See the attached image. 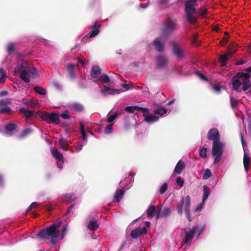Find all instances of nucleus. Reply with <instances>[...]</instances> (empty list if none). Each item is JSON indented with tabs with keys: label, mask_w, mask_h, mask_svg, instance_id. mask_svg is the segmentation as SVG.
<instances>
[{
	"label": "nucleus",
	"mask_w": 251,
	"mask_h": 251,
	"mask_svg": "<svg viewBox=\"0 0 251 251\" xmlns=\"http://www.w3.org/2000/svg\"><path fill=\"white\" fill-rule=\"evenodd\" d=\"M20 73V78L26 83H29V77L36 75L37 71L34 67L28 66L26 62H23L17 66L14 70V74Z\"/></svg>",
	"instance_id": "f257e3e1"
},
{
	"label": "nucleus",
	"mask_w": 251,
	"mask_h": 251,
	"mask_svg": "<svg viewBox=\"0 0 251 251\" xmlns=\"http://www.w3.org/2000/svg\"><path fill=\"white\" fill-rule=\"evenodd\" d=\"M61 223L57 224H53L50 226L48 227L46 229L41 230L37 233V237L40 239H47L49 237H51V243H55V239L59 236V231L57 228L60 226Z\"/></svg>",
	"instance_id": "f03ea898"
},
{
	"label": "nucleus",
	"mask_w": 251,
	"mask_h": 251,
	"mask_svg": "<svg viewBox=\"0 0 251 251\" xmlns=\"http://www.w3.org/2000/svg\"><path fill=\"white\" fill-rule=\"evenodd\" d=\"M196 0H187L185 3V11L188 22L192 24L197 22V19L193 15L196 13Z\"/></svg>",
	"instance_id": "7ed1b4c3"
},
{
	"label": "nucleus",
	"mask_w": 251,
	"mask_h": 251,
	"mask_svg": "<svg viewBox=\"0 0 251 251\" xmlns=\"http://www.w3.org/2000/svg\"><path fill=\"white\" fill-rule=\"evenodd\" d=\"M177 27V21L174 19H168L164 22L161 29V34L163 36L171 34L176 30Z\"/></svg>",
	"instance_id": "20e7f679"
},
{
	"label": "nucleus",
	"mask_w": 251,
	"mask_h": 251,
	"mask_svg": "<svg viewBox=\"0 0 251 251\" xmlns=\"http://www.w3.org/2000/svg\"><path fill=\"white\" fill-rule=\"evenodd\" d=\"M172 47V54L177 58L181 59L184 57V52L182 46L179 41H171L169 43Z\"/></svg>",
	"instance_id": "39448f33"
},
{
	"label": "nucleus",
	"mask_w": 251,
	"mask_h": 251,
	"mask_svg": "<svg viewBox=\"0 0 251 251\" xmlns=\"http://www.w3.org/2000/svg\"><path fill=\"white\" fill-rule=\"evenodd\" d=\"M40 117L48 123L51 122L54 124H58L59 123V116L55 113L50 114L47 112H43Z\"/></svg>",
	"instance_id": "423d86ee"
},
{
	"label": "nucleus",
	"mask_w": 251,
	"mask_h": 251,
	"mask_svg": "<svg viewBox=\"0 0 251 251\" xmlns=\"http://www.w3.org/2000/svg\"><path fill=\"white\" fill-rule=\"evenodd\" d=\"M155 60L157 69H160L165 67L168 63L167 57L163 55L157 56L155 58Z\"/></svg>",
	"instance_id": "0eeeda50"
},
{
	"label": "nucleus",
	"mask_w": 251,
	"mask_h": 251,
	"mask_svg": "<svg viewBox=\"0 0 251 251\" xmlns=\"http://www.w3.org/2000/svg\"><path fill=\"white\" fill-rule=\"evenodd\" d=\"M243 75H244V73L238 72L232 78L231 81L234 90L237 91L241 85L242 83L239 79H243Z\"/></svg>",
	"instance_id": "6e6552de"
},
{
	"label": "nucleus",
	"mask_w": 251,
	"mask_h": 251,
	"mask_svg": "<svg viewBox=\"0 0 251 251\" xmlns=\"http://www.w3.org/2000/svg\"><path fill=\"white\" fill-rule=\"evenodd\" d=\"M207 138L213 142L220 141V136L218 130L216 128H211L207 133Z\"/></svg>",
	"instance_id": "1a4fd4ad"
},
{
	"label": "nucleus",
	"mask_w": 251,
	"mask_h": 251,
	"mask_svg": "<svg viewBox=\"0 0 251 251\" xmlns=\"http://www.w3.org/2000/svg\"><path fill=\"white\" fill-rule=\"evenodd\" d=\"M147 233V228L145 226L143 228L137 227L130 232V236L132 238L137 239L141 235H146Z\"/></svg>",
	"instance_id": "9d476101"
},
{
	"label": "nucleus",
	"mask_w": 251,
	"mask_h": 251,
	"mask_svg": "<svg viewBox=\"0 0 251 251\" xmlns=\"http://www.w3.org/2000/svg\"><path fill=\"white\" fill-rule=\"evenodd\" d=\"M223 146V145L222 143L220 142V141L218 142H213L212 150V155L215 156L217 154H222Z\"/></svg>",
	"instance_id": "9b49d317"
},
{
	"label": "nucleus",
	"mask_w": 251,
	"mask_h": 251,
	"mask_svg": "<svg viewBox=\"0 0 251 251\" xmlns=\"http://www.w3.org/2000/svg\"><path fill=\"white\" fill-rule=\"evenodd\" d=\"M251 77V75L248 73H244V75L243 76V90L244 91L247 90L251 86V80L250 78Z\"/></svg>",
	"instance_id": "f8f14e48"
},
{
	"label": "nucleus",
	"mask_w": 251,
	"mask_h": 251,
	"mask_svg": "<svg viewBox=\"0 0 251 251\" xmlns=\"http://www.w3.org/2000/svg\"><path fill=\"white\" fill-rule=\"evenodd\" d=\"M190 205H191V198L190 196L187 195L186 197V203L185 206V211L187 218L189 222L192 221V218L190 214Z\"/></svg>",
	"instance_id": "ddd939ff"
},
{
	"label": "nucleus",
	"mask_w": 251,
	"mask_h": 251,
	"mask_svg": "<svg viewBox=\"0 0 251 251\" xmlns=\"http://www.w3.org/2000/svg\"><path fill=\"white\" fill-rule=\"evenodd\" d=\"M235 52L236 50H233L229 51L228 53L221 55L219 57L221 65L222 66H225L226 65V62Z\"/></svg>",
	"instance_id": "4468645a"
},
{
	"label": "nucleus",
	"mask_w": 251,
	"mask_h": 251,
	"mask_svg": "<svg viewBox=\"0 0 251 251\" xmlns=\"http://www.w3.org/2000/svg\"><path fill=\"white\" fill-rule=\"evenodd\" d=\"M100 25L98 22H95L94 25L92 26V31L90 32L87 35L90 38L95 37L100 32Z\"/></svg>",
	"instance_id": "2eb2a0df"
},
{
	"label": "nucleus",
	"mask_w": 251,
	"mask_h": 251,
	"mask_svg": "<svg viewBox=\"0 0 251 251\" xmlns=\"http://www.w3.org/2000/svg\"><path fill=\"white\" fill-rule=\"evenodd\" d=\"M153 45L155 49L159 52H162L165 50V44L161 42L159 38L154 39Z\"/></svg>",
	"instance_id": "dca6fc26"
},
{
	"label": "nucleus",
	"mask_w": 251,
	"mask_h": 251,
	"mask_svg": "<svg viewBox=\"0 0 251 251\" xmlns=\"http://www.w3.org/2000/svg\"><path fill=\"white\" fill-rule=\"evenodd\" d=\"M101 92L104 95H114L115 94H119L121 92V91L119 89H111L110 87L105 85L103 86V89L101 90Z\"/></svg>",
	"instance_id": "f3484780"
},
{
	"label": "nucleus",
	"mask_w": 251,
	"mask_h": 251,
	"mask_svg": "<svg viewBox=\"0 0 251 251\" xmlns=\"http://www.w3.org/2000/svg\"><path fill=\"white\" fill-rule=\"evenodd\" d=\"M198 228V226H195L191 228L189 231L186 234L185 242L188 243L194 237L195 234V232Z\"/></svg>",
	"instance_id": "a211bd4d"
},
{
	"label": "nucleus",
	"mask_w": 251,
	"mask_h": 251,
	"mask_svg": "<svg viewBox=\"0 0 251 251\" xmlns=\"http://www.w3.org/2000/svg\"><path fill=\"white\" fill-rule=\"evenodd\" d=\"M52 155L58 161H63V156L61 153H60L57 149L51 148L50 150Z\"/></svg>",
	"instance_id": "6ab92c4d"
},
{
	"label": "nucleus",
	"mask_w": 251,
	"mask_h": 251,
	"mask_svg": "<svg viewBox=\"0 0 251 251\" xmlns=\"http://www.w3.org/2000/svg\"><path fill=\"white\" fill-rule=\"evenodd\" d=\"M100 74L101 70L99 66H93L92 68L90 75L92 78H98Z\"/></svg>",
	"instance_id": "aec40b11"
},
{
	"label": "nucleus",
	"mask_w": 251,
	"mask_h": 251,
	"mask_svg": "<svg viewBox=\"0 0 251 251\" xmlns=\"http://www.w3.org/2000/svg\"><path fill=\"white\" fill-rule=\"evenodd\" d=\"M143 116L145 117V121L147 123L155 122L159 120L158 117L152 114H144Z\"/></svg>",
	"instance_id": "412c9836"
},
{
	"label": "nucleus",
	"mask_w": 251,
	"mask_h": 251,
	"mask_svg": "<svg viewBox=\"0 0 251 251\" xmlns=\"http://www.w3.org/2000/svg\"><path fill=\"white\" fill-rule=\"evenodd\" d=\"M185 167V165L184 162L180 160L176 164L174 170V172L180 174L181 173Z\"/></svg>",
	"instance_id": "4be33fe9"
},
{
	"label": "nucleus",
	"mask_w": 251,
	"mask_h": 251,
	"mask_svg": "<svg viewBox=\"0 0 251 251\" xmlns=\"http://www.w3.org/2000/svg\"><path fill=\"white\" fill-rule=\"evenodd\" d=\"M125 192V190L123 189L116 190L114 194V199L117 202H119L123 199Z\"/></svg>",
	"instance_id": "5701e85b"
},
{
	"label": "nucleus",
	"mask_w": 251,
	"mask_h": 251,
	"mask_svg": "<svg viewBox=\"0 0 251 251\" xmlns=\"http://www.w3.org/2000/svg\"><path fill=\"white\" fill-rule=\"evenodd\" d=\"M19 111L20 113H23L27 118L32 117L34 115V113L33 111L26 110L25 108H20L19 109Z\"/></svg>",
	"instance_id": "b1692460"
},
{
	"label": "nucleus",
	"mask_w": 251,
	"mask_h": 251,
	"mask_svg": "<svg viewBox=\"0 0 251 251\" xmlns=\"http://www.w3.org/2000/svg\"><path fill=\"white\" fill-rule=\"evenodd\" d=\"M99 226V225L98 224L97 221L96 220L91 221L89 222L87 225V227L90 230L95 231L96 230Z\"/></svg>",
	"instance_id": "393cba45"
},
{
	"label": "nucleus",
	"mask_w": 251,
	"mask_h": 251,
	"mask_svg": "<svg viewBox=\"0 0 251 251\" xmlns=\"http://www.w3.org/2000/svg\"><path fill=\"white\" fill-rule=\"evenodd\" d=\"M71 107L73 110L77 112L82 111L83 109L82 104L78 102L73 103L71 104Z\"/></svg>",
	"instance_id": "a878e982"
},
{
	"label": "nucleus",
	"mask_w": 251,
	"mask_h": 251,
	"mask_svg": "<svg viewBox=\"0 0 251 251\" xmlns=\"http://www.w3.org/2000/svg\"><path fill=\"white\" fill-rule=\"evenodd\" d=\"M203 196L202 198V203H204V201L207 200V198L210 194V190L209 188L206 185H204L203 186Z\"/></svg>",
	"instance_id": "bb28decb"
},
{
	"label": "nucleus",
	"mask_w": 251,
	"mask_h": 251,
	"mask_svg": "<svg viewBox=\"0 0 251 251\" xmlns=\"http://www.w3.org/2000/svg\"><path fill=\"white\" fill-rule=\"evenodd\" d=\"M32 132V130L30 128L25 129L23 130L22 133L19 135V138L20 139H23L26 137L27 136L29 135Z\"/></svg>",
	"instance_id": "cd10ccee"
},
{
	"label": "nucleus",
	"mask_w": 251,
	"mask_h": 251,
	"mask_svg": "<svg viewBox=\"0 0 251 251\" xmlns=\"http://www.w3.org/2000/svg\"><path fill=\"white\" fill-rule=\"evenodd\" d=\"M58 142L59 147L62 150L67 151L68 150L69 145L63 138L59 139Z\"/></svg>",
	"instance_id": "c85d7f7f"
},
{
	"label": "nucleus",
	"mask_w": 251,
	"mask_h": 251,
	"mask_svg": "<svg viewBox=\"0 0 251 251\" xmlns=\"http://www.w3.org/2000/svg\"><path fill=\"white\" fill-rule=\"evenodd\" d=\"M74 65L73 64H69L68 65V74L69 77L74 79L75 78V75L74 71Z\"/></svg>",
	"instance_id": "c756f323"
},
{
	"label": "nucleus",
	"mask_w": 251,
	"mask_h": 251,
	"mask_svg": "<svg viewBox=\"0 0 251 251\" xmlns=\"http://www.w3.org/2000/svg\"><path fill=\"white\" fill-rule=\"evenodd\" d=\"M156 207L153 205H151L147 211V215L148 217H151L153 216L154 213L156 211Z\"/></svg>",
	"instance_id": "7c9ffc66"
},
{
	"label": "nucleus",
	"mask_w": 251,
	"mask_h": 251,
	"mask_svg": "<svg viewBox=\"0 0 251 251\" xmlns=\"http://www.w3.org/2000/svg\"><path fill=\"white\" fill-rule=\"evenodd\" d=\"M153 112L154 114L162 116L167 112V110L162 106H158L157 108L154 110Z\"/></svg>",
	"instance_id": "2f4dec72"
},
{
	"label": "nucleus",
	"mask_w": 251,
	"mask_h": 251,
	"mask_svg": "<svg viewBox=\"0 0 251 251\" xmlns=\"http://www.w3.org/2000/svg\"><path fill=\"white\" fill-rule=\"evenodd\" d=\"M184 203V197H181V200L179 204L177 205V212L180 215H182L183 213V205Z\"/></svg>",
	"instance_id": "473e14b6"
},
{
	"label": "nucleus",
	"mask_w": 251,
	"mask_h": 251,
	"mask_svg": "<svg viewBox=\"0 0 251 251\" xmlns=\"http://www.w3.org/2000/svg\"><path fill=\"white\" fill-rule=\"evenodd\" d=\"M17 128V125L13 123H11L6 125L5 130L7 132H12L15 130Z\"/></svg>",
	"instance_id": "72a5a7b5"
},
{
	"label": "nucleus",
	"mask_w": 251,
	"mask_h": 251,
	"mask_svg": "<svg viewBox=\"0 0 251 251\" xmlns=\"http://www.w3.org/2000/svg\"><path fill=\"white\" fill-rule=\"evenodd\" d=\"M171 210L169 207H165L162 211L161 212L162 213V218H164L167 217L171 213Z\"/></svg>",
	"instance_id": "f704fd0d"
},
{
	"label": "nucleus",
	"mask_w": 251,
	"mask_h": 251,
	"mask_svg": "<svg viewBox=\"0 0 251 251\" xmlns=\"http://www.w3.org/2000/svg\"><path fill=\"white\" fill-rule=\"evenodd\" d=\"M33 90L37 93L40 94L41 95H45L46 91L44 88L39 87V86H35L33 88Z\"/></svg>",
	"instance_id": "c9c22d12"
},
{
	"label": "nucleus",
	"mask_w": 251,
	"mask_h": 251,
	"mask_svg": "<svg viewBox=\"0 0 251 251\" xmlns=\"http://www.w3.org/2000/svg\"><path fill=\"white\" fill-rule=\"evenodd\" d=\"M11 103V100L10 99H5L0 100V107H2L7 106L8 104Z\"/></svg>",
	"instance_id": "e433bc0d"
},
{
	"label": "nucleus",
	"mask_w": 251,
	"mask_h": 251,
	"mask_svg": "<svg viewBox=\"0 0 251 251\" xmlns=\"http://www.w3.org/2000/svg\"><path fill=\"white\" fill-rule=\"evenodd\" d=\"M12 112V109L8 106H4L0 108V113L10 114Z\"/></svg>",
	"instance_id": "4c0bfd02"
},
{
	"label": "nucleus",
	"mask_w": 251,
	"mask_h": 251,
	"mask_svg": "<svg viewBox=\"0 0 251 251\" xmlns=\"http://www.w3.org/2000/svg\"><path fill=\"white\" fill-rule=\"evenodd\" d=\"M135 111H141L144 114H146L149 112V109L146 107H142L138 106H134Z\"/></svg>",
	"instance_id": "58836bf2"
},
{
	"label": "nucleus",
	"mask_w": 251,
	"mask_h": 251,
	"mask_svg": "<svg viewBox=\"0 0 251 251\" xmlns=\"http://www.w3.org/2000/svg\"><path fill=\"white\" fill-rule=\"evenodd\" d=\"M207 149L203 147L200 151V155L202 158H206L207 157Z\"/></svg>",
	"instance_id": "ea45409f"
},
{
	"label": "nucleus",
	"mask_w": 251,
	"mask_h": 251,
	"mask_svg": "<svg viewBox=\"0 0 251 251\" xmlns=\"http://www.w3.org/2000/svg\"><path fill=\"white\" fill-rule=\"evenodd\" d=\"M7 51L9 54L12 53L14 51V44L13 43H10L7 45Z\"/></svg>",
	"instance_id": "a19ab883"
},
{
	"label": "nucleus",
	"mask_w": 251,
	"mask_h": 251,
	"mask_svg": "<svg viewBox=\"0 0 251 251\" xmlns=\"http://www.w3.org/2000/svg\"><path fill=\"white\" fill-rule=\"evenodd\" d=\"M100 80L104 83H108L110 82V78L106 75H100Z\"/></svg>",
	"instance_id": "79ce46f5"
},
{
	"label": "nucleus",
	"mask_w": 251,
	"mask_h": 251,
	"mask_svg": "<svg viewBox=\"0 0 251 251\" xmlns=\"http://www.w3.org/2000/svg\"><path fill=\"white\" fill-rule=\"evenodd\" d=\"M231 106L232 108H235L238 105V100L233 97H230Z\"/></svg>",
	"instance_id": "37998d69"
},
{
	"label": "nucleus",
	"mask_w": 251,
	"mask_h": 251,
	"mask_svg": "<svg viewBox=\"0 0 251 251\" xmlns=\"http://www.w3.org/2000/svg\"><path fill=\"white\" fill-rule=\"evenodd\" d=\"M251 158L247 155L246 152L244 153L243 163L244 164H249L251 162Z\"/></svg>",
	"instance_id": "c03bdc74"
},
{
	"label": "nucleus",
	"mask_w": 251,
	"mask_h": 251,
	"mask_svg": "<svg viewBox=\"0 0 251 251\" xmlns=\"http://www.w3.org/2000/svg\"><path fill=\"white\" fill-rule=\"evenodd\" d=\"M168 188V184L166 183H164L161 187L159 192L161 194H163L167 191Z\"/></svg>",
	"instance_id": "a18cd8bd"
},
{
	"label": "nucleus",
	"mask_w": 251,
	"mask_h": 251,
	"mask_svg": "<svg viewBox=\"0 0 251 251\" xmlns=\"http://www.w3.org/2000/svg\"><path fill=\"white\" fill-rule=\"evenodd\" d=\"M211 172L209 169L206 170L204 175L203 176V179H207L211 176Z\"/></svg>",
	"instance_id": "49530a36"
},
{
	"label": "nucleus",
	"mask_w": 251,
	"mask_h": 251,
	"mask_svg": "<svg viewBox=\"0 0 251 251\" xmlns=\"http://www.w3.org/2000/svg\"><path fill=\"white\" fill-rule=\"evenodd\" d=\"M199 37V34L198 33H195L192 38V43L193 45L198 46L199 45V43L197 40V38Z\"/></svg>",
	"instance_id": "de8ad7c7"
},
{
	"label": "nucleus",
	"mask_w": 251,
	"mask_h": 251,
	"mask_svg": "<svg viewBox=\"0 0 251 251\" xmlns=\"http://www.w3.org/2000/svg\"><path fill=\"white\" fill-rule=\"evenodd\" d=\"M240 137H241V141H242L243 150H244V153H245V152H246V150H247V143L244 141V138H243V135L242 133L240 134Z\"/></svg>",
	"instance_id": "09e8293b"
},
{
	"label": "nucleus",
	"mask_w": 251,
	"mask_h": 251,
	"mask_svg": "<svg viewBox=\"0 0 251 251\" xmlns=\"http://www.w3.org/2000/svg\"><path fill=\"white\" fill-rule=\"evenodd\" d=\"M118 115V114H117V113L113 114L112 115H110L108 118V119H107L108 122L111 124L113 123L114 120L117 118Z\"/></svg>",
	"instance_id": "8fccbe9b"
},
{
	"label": "nucleus",
	"mask_w": 251,
	"mask_h": 251,
	"mask_svg": "<svg viewBox=\"0 0 251 251\" xmlns=\"http://www.w3.org/2000/svg\"><path fill=\"white\" fill-rule=\"evenodd\" d=\"M69 112L68 111H66L64 113H62L60 116L64 119H70V116L69 115Z\"/></svg>",
	"instance_id": "3c124183"
},
{
	"label": "nucleus",
	"mask_w": 251,
	"mask_h": 251,
	"mask_svg": "<svg viewBox=\"0 0 251 251\" xmlns=\"http://www.w3.org/2000/svg\"><path fill=\"white\" fill-rule=\"evenodd\" d=\"M113 123L108 125L105 128V131L106 133L109 134L111 133L112 130V125Z\"/></svg>",
	"instance_id": "603ef678"
},
{
	"label": "nucleus",
	"mask_w": 251,
	"mask_h": 251,
	"mask_svg": "<svg viewBox=\"0 0 251 251\" xmlns=\"http://www.w3.org/2000/svg\"><path fill=\"white\" fill-rule=\"evenodd\" d=\"M199 14L202 16H204L207 13V10L206 8H201L199 10Z\"/></svg>",
	"instance_id": "864d4df0"
},
{
	"label": "nucleus",
	"mask_w": 251,
	"mask_h": 251,
	"mask_svg": "<svg viewBox=\"0 0 251 251\" xmlns=\"http://www.w3.org/2000/svg\"><path fill=\"white\" fill-rule=\"evenodd\" d=\"M184 180L181 177H178L176 179V183L180 187H182L184 184Z\"/></svg>",
	"instance_id": "5fc2aeb1"
},
{
	"label": "nucleus",
	"mask_w": 251,
	"mask_h": 251,
	"mask_svg": "<svg viewBox=\"0 0 251 251\" xmlns=\"http://www.w3.org/2000/svg\"><path fill=\"white\" fill-rule=\"evenodd\" d=\"M125 110L129 113H133L135 111L134 106H127L125 108Z\"/></svg>",
	"instance_id": "6e6d98bb"
},
{
	"label": "nucleus",
	"mask_w": 251,
	"mask_h": 251,
	"mask_svg": "<svg viewBox=\"0 0 251 251\" xmlns=\"http://www.w3.org/2000/svg\"><path fill=\"white\" fill-rule=\"evenodd\" d=\"M155 213H156V219H158L160 217L162 218V213L161 212V208H157V210L155 211Z\"/></svg>",
	"instance_id": "4d7b16f0"
},
{
	"label": "nucleus",
	"mask_w": 251,
	"mask_h": 251,
	"mask_svg": "<svg viewBox=\"0 0 251 251\" xmlns=\"http://www.w3.org/2000/svg\"><path fill=\"white\" fill-rule=\"evenodd\" d=\"M222 154H217L215 155V158L214 162L215 164L218 163L221 160V156Z\"/></svg>",
	"instance_id": "13d9d810"
},
{
	"label": "nucleus",
	"mask_w": 251,
	"mask_h": 251,
	"mask_svg": "<svg viewBox=\"0 0 251 251\" xmlns=\"http://www.w3.org/2000/svg\"><path fill=\"white\" fill-rule=\"evenodd\" d=\"M197 75H198L199 77H200L202 79H203V80H207V79L206 77L204 75H203V74H202L201 73H200V72H197Z\"/></svg>",
	"instance_id": "bf43d9fd"
},
{
	"label": "nucleus",
	"mask_w": 251,
	"mask_h": 251,
	"mask_svg": "<svg viewBox=\"0 0 251 251\" xmlns=\"http://www.w3.org/2000/svg\"><path fill=\"white\" fill-rule=\"evenodd\" d=\"M8 94V92L6 90H3L0 92V97L7 96Z\"/></svg>",
	"instance_id": "052dcab7"
},
{
	"label": "nucleus",
	"mask_w": 251,
	"mask_h": 251,
	"mask_svg": "<svg viewBox=\"0 0 251 251\" xmlns=\"http://www.w3.org/2000/svg\"><path fill=\"white\" fill-rule=\"evenodd\" d=\"M213 89L217 92H220V91H221V88L218 85H215L213 86Z\"/></svg>",
	"instance_id": "680f3d73"
},
{
	"label": "nucleus",
	"mask_w": 251,
	"mask_h": 251,
	"mask_svg": "<svg viewBox=\"0 0 251 251\" xmlns=\"http://www.w3.org/2000/svg\"><path fill=\"white\" fill-rule=\"evenodd\" d=\"M74 204H71V205L68 207V209H67V212H66V215H67V214H69V213L71 212V210L74 208Z\"/></svg>",
	"instance_id": "e2e57ef3"
},
{
	"label": "nucleus",
	"mask_w": 251,
	"mask_h": 251,
	"mask_svg": "<svg viewBox=\"0 0 251 251\" xmlns=\"http://www.w3.org/2000/svg\"><path fill=\"white\" fill-rule=\"evenodd\" d=\"M123 86L126 89V90H128L132 88L128 84H124Z\"/></svg>",
	"instance_id": "0e129e2a"
},
{
	"label": "nucleus",
	"mask_w": 251,
	"mask_h": 251,
	"mask_svg": "<svg viewBox=\"0 0 251 251\" xmlns=\"http://www.w3.org/2000/svg\"><path fill=\"white\" fill-rule=\"evenodd\" d=\"M228 41L227 38H224L223 40L220 42L221 45L223 46L224 44L227 43Z\"/></svg>",
	"instance_id": "69168bd1"
},
{
	"label": "nucleus",
	"mask_w": 251,
	"mask_h": 251,
	"mask_svg": "<svg viewBox=\"0 0 251 251\" xmlns=\"http://www.w3.org/2000/svg\"><path fill=\"white\" fill-rule=\"evenodd\" d=\"M6 76H1L0 78V83L1 84H4L5 81Z\"/></svg>",
	"instance_id": "338daca9"
},
{
	"label": "nucleus",
	"mask_w": 251,
	"mask_h": 251,
	"mask_svg": "<svg viewBox=\"0 0 251 251\" xmlns=\"http://www.w3.org/2000/svg\"><path fill=\"white\" fill-rule=\"evenodd\" d=\"M30 205L33 209V208L38 206L39 205V204L37 202H33Z\"/></svg>",
	"instance_id": "774afa93"
}]
</instances>
